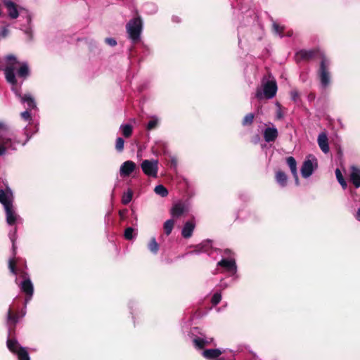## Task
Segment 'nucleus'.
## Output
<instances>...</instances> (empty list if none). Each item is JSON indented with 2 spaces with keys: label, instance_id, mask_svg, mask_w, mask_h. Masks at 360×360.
Returning a JSON list of instances; mask_svg holds the SVG:
<instances>
[{
  "label": "nucleus",
  "instance_id": "21",
  "mask_svg": "<svg viewBox=\"0 0 360 360\" xmlns=\"http://www.w3.org/2000/svg\"><path fill=\"white\" fill-rule=\"evenodd\" d=\"M317 141H318V144H319V146L320 147L321 150L324 153H328L329 152V146H328L327 134L323 132L319 134L318 139H317Z\"/></svg>",
  "mask_w": 360,
  "mask_h": 360
},
{
  "label": "nucleus",
  "instance_id": "20",
  "mask_svg": "<svg viewBox=\"0 0 360 360\" xmlns=\"http://www.w3.org/2000/svg\"><path fill=\"white\" fill-rule=\"evenodd\" d=\"M195 224L193 221H186L181 230V235L184 238H189L192 236L193 232L195 229Z\"/></svg>",
  "mask_w": 360,
  "mask_h": 360
},
{
  "label": "nucleus",
  "instance_id": "11",
  "mask_svg": "<svg viewBox=\"0 0 360 360\" xmlns=\"http://www.w3.org/2000/svg\"><path fill=\"white\" fill-rule=\"evenodd\" d=\"M2 2L6 8L8 17L11 20L17 19L20 16V11L25 10L12 0H2Z\"/></svg>",
  "mask_w": 360,
  "mask_h": 360
},
{
  "label": "nucleus",
  "instance_id": "4",
  "mask_svg": "<svg viewBox=\"0 0 360 360\" xmlns=\"http://www.w3.org/2000/svg\"><path fill=\"white\" fill-rule=\"evenodd\" d=\"M126 30L128 37L133 43L140 40L143 30V22L141 18L137 17L130 20L126 25Z\"/></svg>",
  "mask_w": 360,
  "mask_h": 360
},
{
  "label": "nucleus",
  "instance_id": "9",
  "mask_svg": "<svg viewBox=\"0 0 360 360\" xmlns=\"http://www.w3.org/2000/svg\"><path fill=\"white\" fill-rule=\"evenodd\" d=\"M316 167L317 160L316 158L313 155H309L307 159L304 161L301 167L302 176L305 179L309 177Z\"/></svg>",
  "mask_w": 360,
  "mask_h": 360
},
{
  "label": "nucleus",
  "instance_id": "48",
  "mask_svg": "<svg viewBox=\"0 0 360 360\" xmlns=\"http://www.w3.org/2000/svg\"><path fill=\"white\" fill-rule=\"evenodd\" d=\"M172 163L174 165H176V160L175 158H172Z\"/></svg>",
  "mask_w": 360,
  "mask_h": 360
},
{
  "label": "nucleus",
  "instance_id": "24",
  "mask_svg": "<svg viewBox=\"0 0 360 360\" xmlns=\"http://www.w3.org/2000/svg\"><path fill=\"white\" fill-rule=\"evenodd\" d=\"M315 55L314 50H301L297 53V57L302 60H309Z\"/></svg>",
  "mask_w": 360,
  "mask_h": 360
},
{
  "label": "nucleus",
  "instance_id": "25",
  "mask_svg": "<svg viewBox=\"0 0 360 360\" xmlns=\"http://www.w3.org/2000/svg\"><path fill=\"white\" fill-rule=\"evenodd\" d=\"M276 180L281 186L284 187L287 184L288 178L283 172L278 171L276 174Z\"/></svg>",
  "mask_w": 360,
  "mask_h": 360
},
{
  "label": "nucleus",
  "instance_id": "49",
  "mask_svg": "<svg viewBox=\"0 0 360 360\" xmlns=\"http://www.w3.org/2000/svg\"><path fill=\"white\" fill-rule=\"evenodd\" d=\"M173 21H174V22H179L180 20L177 17H173Z\"/></svg>",
  "mask_w": 360,
  "mask_h": 360
},
{
  "label": "nucleus",
  "instance_id": "22",
  "mask_svg": "<svg viewBox=\"0 0 360 360\" xmlns=\"http://www.w3.org/2000/svg\"><path fill=\"white\" fill-rule=\"evenodd\" d=\"M286 162L290 169V171H291V173H292L293 177L295 179L296 184L298 185L299 179H298V174H297V162H296L295 159L293 157H288L286 159Z\"/></svg>",
  "mask_w": 360,
  "mask_h": 360
},
{
  "label": "nucleus",
  "instance_id": "8",
  "mask_svg": "<svg viewBox=\"0 0 360 360\" xmlns=\"http://www.w3.org/2000/svg\"><path fill=\"white\" fill-rule=\"evenodd\" d=\"M141 168L146 176L156 178L158 172V160L155 159L144 160L141 164Z\"/></svg>",
  "mask_w": 360,
  "mask_h": 360
},
{
  "label": "nucleus",
  "instance_id": "35",
  "mask_svg": "<svg viewBox=\"0 0 360 360\" xmlns=\"http://www.w3.org/2000/svg\"><path fill=\"white\" fill-rule=\"evenodd\" d=\"M254 117H255V115L253 113L247 114L243 120V122H242L243 125L246 126V125L251 124L253 122Z\"/></svg>",
  "mask_w": 360,
  "mask_h": 360
},
{
  "label": "nucleus",
  "instance_id": "14",
  "mask_svg": "<svg viewBox=\"0 0 360 360\" xmlns=\"http://www.w3.org/2000/svg\"><path fill=\"white\" fill-rule=\"evenodd\" d=\"M13 194L11 188H6V189H0V203L4 207H7L13 205Z\"/></svg>",
  "mask_w": 360,
  "mask_h": 360
},
{
  "label": "nucleus",
  "instance_id": "38",
  "mask_svg": "<svg viewBox=\"0 0 360 360\" xmlns=\"http://www.w3.org/2000/svg\"><path fill=\"white\" fill-rule=\"evenodd\" d=\"M8 268H9L11 272L13 275H16L17 274V271H16V269H15V262L14 259H9V261H8Z\"/></svg>",
  "mask_w": 360,
  "mask_h": 360
},
{
  "label": "nucleus",
  "instance_id": "32",
  "mask_svg": "<svg viewBox=\"0 0 360 360\" xmlns=\"http://www.w3.org/2000/svg\"><path fill=\"white\" fill-rule=\"evenodd\" d=\"M335 176L337 178V180L340 183V184L342 186L343 189H345L347 187V183L344 179V177L341 173V171L339 169H335Z\"/></svg>",
  "mask_w": 360,
  "mask_h": 360
},
{
  "label": "nucleus",
  "instance_id": "42",
  "mask_svg": "<svg viewBox=\"0 0 360 360\" xmlns=\"http://www.w3.org/2000/svg\"><path fill=\"white\" fill-rule=\"evenodd\" d=\"M15 234H16V229L14 230L13 233H10V238L12 242L13 251H15Z\"/></svg>",
  "mask_w": 360,
  "mask_h": 360
},
{
  "label": "nucleus",
  "instance_id": "19",
  "mask_svg": "<svg viewBox=\"0 0 360 360\" xmlns=\"http://www.w3.org/2000/svg\"><path fill=\"white\" fill-rule=\"evenodd\" d=\"M350 181L355 188L360 187V168L356 166H352L350 168Z\"/></svg>",
  "mask_w": 360,
  "mask_h": 360
},
{
  "label": "nucleus",
  "instance_id": "13",
  "mask_svg": "<svg viewBox=\"0 0 360 360\" xmlns=\"http://www.w3.org/2000/svg\"><path fill=\"white\" fill-rule=\"evenodd\" d=\"M217 266L222 267L226 272L232 276L237 272V266L233 259H222L217 263Z\"/></svg>",
  "mask_w": 360,
  "mask_h": 360
},
{
  "label": "nucleus",
  "instance_id": "18",
  "mask_svg": "<svg viewBox=\"0 0 360 360\" xmlns=\"http://www.w3.org/2000/svg\"><path fill=\"white\" fill-rule=\"evenodd\" d=\"M226 352L225 349H209L202 352V356L208 360L218 358L221 354Z\"/></svg>",
  "mask_w": 360,
  "mask_h": 360
},
{
  "label": "nucleus",
  "instance_id": "41",
  "mask_svg": "<svg viewBox=\"0 0 360 360\" xmlns=\"http://www.w3.org/2000/svg\"><path fill=\"white\" fill-rule=\"evenodd\" d=\"M21 117L25 121L31 120V115L30 113V110H27L21 113Z\"/></svg>",
  "mask_w": 360,
  "mask_h": 360
},
{
  "label": "nucleus",
  "instance_id": "51",
  "mask_svg": "<svg viewBox=\"0 0 360 360\" xmlns=\"http://www.w3.org/2000/svg\"><path fill=\"white\" fill-rule=\"evenodd\" d=\"M25 33L29 34V33H30V30H26V31H25Z\"/></svg>",
  "mask_w": 360,
  "mask_h": 360
},
{
  "label": "nucleus",
  "instance_id": "28",
  "mask_svg": "<svg viewBox=\"0 0 360 360\" xmlns=\"http://www.w3.org/2000/svg\"><path fill=\"white\" fill-rule=\"evenodd\" d=\"M133 198V191L131 189H128L127 192L124 193L122 198V202L124 205L129 204Z\"/></svg>",
  "mask_w": 360,
  "mask_h": 360
},
{
  "label": "nucleus",
  "instance_id": "46",
  "mask_svg": "<svg viewBox=\"0 0 360 360\" xmlns=\"http://www.w3.org/2000/svg\"><path fill=\"white\" fill-rule=\"evenodd\" d=\"M25 18H26V21H27V24L30 25L31 23V21H32V15L27 11H26Z\"/></svg>",
  "mask_w": 360,
  "mask_h": 360
},
{
  "label": "nucleus",
  "instance_id": "34",
  "mask_svg": "<svg viewBox=\"0 0 360 360\" xmlns=\"http://www.w3.org/2000/svg\"><path fill=\"white\" fill-rule=\"evenodd\" d=\"M275 105L276 106V119L278 120H283L284 117V114L282 110L281 105L278 102H276Z\"/></svg>",
  "mask_w": 360,
  "mask_h": 360
},
{
  "label": "nucleus",
  "instance_id": "27",
  "mask_svg": "<svg viewBox=\"0 0 360 360\" xmlns=\"http://www.w3.org/2000/svg\"><path fill=\"white\" fill-rule=\"evenodd\" d=\"M18 322V316L17 315L12 314V311L8 309L7 312V323L8 325L13 324L15 326Z\"/></svg>",
  "mask_w": 360,
  "mask_h": 360
},
{
  "label": "nucleus",
  "instance_id": "10",
  "mask_svg": "<svg viewBox=\"0 0 360 360\" xmlns=\"http://www.w3.org/2000/svg\"><path fill=\"white\" fill-rule=\"evenodd\" d=\"M20 288L22 292L26 295L25 303L26 305L30 302L33 296L34 286L27 274L23 275V281L20 283Z\"/></svg>",
  "mask_w": 360,
  "mask_h": 360
},
{
  "label": "nucleus",
  "instance_id": "52",
  "mask_svg": "<svg viewBox=\"0 0 360 360\" xmlns=\"http://www.w3.org/2000/svg\"><path fill=\"white\" fill-rule=\"evenodd\" d=\"M217 360H225L224 358L218 359Z\"/></svg>",
  "mask_w": 360,
  "mask_h": 360
},
{
  "label": "nucleus",
  "instance_id": "36",
  "mask_svg": "<svg viewBox=\"0 0 360 360\" xmlns=\"http://www.w3.org/2000/svg\"><path fill=\"white\" fill-rule=\"evenodd\" d=\"M124 141L122 138L118 137L115 142V148L118 152H122L124 149Z\"/></svg>",
  "mask_w": 360,
  "mask_h": 360
},
{
  "label": "nucleus",
  "instance_id": "2",
  "mask_svg": "<svg viewBox=\"0 0 360 360\" xmlns=\"http://www.w3.org/2000/svg\"><path fill=\"white\" fill-rule=\"evenodd\" d=\"M18 143L9 126L6 122L0 121V156L6 155L10 150H16L15 144Z\"/></svg>",
  "mask_w": 360,
  "mask_h": 360
},
{
  "label": "nucleus",
  "instance_id": "1",
  "mask_svg": "<svg viewBox=\"0 0 360 360\" xmlns=\"http://www.w3.org/2000/svg\"><path fill=\"white\" fill-rule=\"evenodd\" d=\"M6 67L4 70L5 78L12 85V91L20 99L21 103L27 105V110H32L37 108L35 101L30 94L22 96L20 91L15 87L17 84L15 71L18 77L25 79L30 75V69L27 62H20L15 56L8 55L5 58Z\"/></svg>",
  "mask_w": 360,
  "mask_h": 360
},
{
  "label": "nucleus",
  "instance_id": "26",
  "mask_svg": "<svg viewBox=\"0 0 360 360\" xmlns=\"http://www.w3.org/2000/svg\"><path fill=\"white\" fill-rule=\"evenodd\" d=\"M120 129L122 131V135L125 138H128V137L131 136V135L132 134L133 127L129 124H122L120 126Z\"/></svg>",
  "mask_w": 360,
  "mask_h": 360
},
{
  "label": "nucleus",
  "instance_id": "45",
  "mask_svg": "<svg viewBox=\"0 0 360 360\" xmlns=\"http://www.w3.org/2000/svg\"><path fill=\"white\" fill-rule=\"evenodd\" d=\"M8 25H6V26H4L3 28H2V30H1V34L3 36V37H6L8 33H9V30L8 29Z\"/></svg>",
  "mask_w": 360,
  "mask_h": 360
},
{
  "label": "nucleus",
  "instance_id": "39",
  "mask_svg": "<svg viewBox=\"0 0 360 360\" xmlns=\"http://www.w3.org/2000/svg\"><path fill=\"white\" fill-rule=\"evenodd\" d=\"M221 293L219 292H216L213 295L212 297V303L214 304V305H217V304L219 303V302L221 301Z\"/></svg>",
  "mask_w": 360,
  "mask_h": 360
},
{
  "label": "nucleus",
  "instance_id": "40",
  "mask_svg": "<svg viewBox=\"0 0 360 360\" xmlns=\"http://www.w3.org/2000/svg\"><path fill=\"white\" fill-rule=\"evenodd\" d=\"M273 28H274V31L276 34H278L281 37H282V32L283 30V27H281L279 26L277 23L276 22H274L273 23Z\"/></svg>",
  "mask_w": 360,
  "mask_h": 360
},
{
  "label": "nucleus",
  "instance_id": "12",
  "mask_svg": "<svg viewBox=\"0 0 360 360\" xmlns=\"http://www.w3.org/2000/svg\"><path fill=\"white\" fill-rule=\"evenodd\" d=\"M188 212V203L182 201L174 203L171 209V214L174 218H179Z\"/></svg>",
  "mask_w": 360,
  "mask_h": 360
},
{
  "label": "nucleus",
  "instance_id": "31",
  "mask_svg": "<svg viewBox=\"0 0 360 360\" xmlns=\"http://www.w3.org/2000/svg\"><path fill=\"white\" fill-rule=\"evenodd\" d=\"M148 249L153 254L158 253V250H159V245L157 243L155 238H151V240L148 244Z\"/></svg>",
  "mask_w": 360,
  "mask_h": 360
},
{
  "label": "nucleus",
  "instance_id": "30",
  "mask_svg": "<svg viewBox=\"0 0 360 360\" xmlns=\"http://www.w3.org/2000/svg\"><path fill=\"white\" fill-rule=\"evenodd\" d=\"M174 221L173 219H168L164 224V229L166 235L169 236L173 229Z\"/></svg>",
  "mask_w": 360,
  "mask_h": 360
},
{
  "label": "nucleus",
  "instance_id": "17",
  "mask_svg": "<svg viewBox=\"0 0 360 360\" xmlns=\"http://www.w3.org/2000/svg\"><path fill=\"white\" fill-rule=\"evenodd\" d=\"M263 136L266 142H273L277 139L278 132L275 127H267L264 129Z\"/></svg>",
  "mask_w": 360,
  "mask_h": 360
},
{
  "label": "nucleus",
  "instance_id": "37",
  "mask_svg": "<svg viewBox=\"0 0 360 360\" xmlns=\"http://www.w3.org/2000/svg\"><path fill=\"white\" fill-rule=\"evenodd\" d=\"M134 229L132 227H128L124 231V238L127 240H131L134 238L133 233Z\"/></svg>",
  "mask_w": 360,
  "mask_h": 360
},
{
  "label": "nucleus",
  "instance_id": "50",
  "mask_svg": "<svg viewBox=\"0 0 360 360\" xmlns=\"http://www.w3.org/2000/svg\"><path fill=\"white\" fill-rule=\"evenodd\" d=\"M120 215L121 217H122V215H124L123 212L120 211Z\"/></svg>",
  "mask_w": 360,
  "mask_h": 360
},
{
  "label": "nucleus",
  "instance_id": "15",
  "mask_svg": "<svg viewBox=\"0 0 360 360\" xmlns=\"http://www.w3.org/2000/svg\"><path fill=\"white\" fill-rule=\"evenodd\" d=\"M136 164L131 160L123 162L120 168V174L122 176H129L136 169Z\"/></svg>",
  "mask_w": 360,
  "mask_h": 360
},
{
  "label": "nucleus",
  "instance_id": "33",
  "mask_svg": "<svg viewBox=\"0 0 360 360\" xmlns=\"http://www.w3.org/2000/svg\"><path fill=\"white\" fill-rule=\"evenodd\" d=\"M159 123V119L156 116L151 117V120L148 122L146 128L148 130H152L155 129Z\"/></svg>",
  "mask_w": 360,
  "mask_h": 360
},
{
  "label": "nucleus",
  "instance_id": "29",
  "mask_svg": "<svg viewBox=\"0 0 360 360\" xmlns=\"http://www.w3.org/2000/svg\"><path fill=\"white\" fill-rule=\"evenodd\" d=\"M155 193L161 197H166L168 195L167 189L162 185H158L155 187Z\"/></svg>",
  "mask_w": 360,
  "mask_h": 360
},
{
  "label": "nucleus",
  "instance_id": "3",
  "mask_svg": "<svg viewBox=\"0 0 360 360\" xmlns=\"http://www.w3.org/2000/svg\"><path fill=\"white\" fill-rule=\"evenodd\" d=\"M277 84L274 79H269L267 81H262V89L257 88L255 97L259 100L263 98L271 99L273 98L277 92Z\"/></svg>",
  "mask_w": 360,
  "mask_h": 360
},
{
  "label": "nucleus",
  "instance_id": "5",
  "mask_svg": "<svg viewBox=\"0 0 360 360\" xmlns=\"http://www.w3.org/2000/svg\"><path fill=\"white\" fill-rule=\"evenodd\" d=\"M330 61L326 56L321 58L320 67L318 70V76L320 79L321 85L323 88H326L330 84Z\"/></svg>",
  "mask_w": 360,
  "mask_h": 360
},
{
  "label": "nucleus",
  "instance_id": "44",
  "mask_svg": "<svg viewBox=\"0 0 360 360\" xmlns=\"http://www.w3.org/2000/svg\"><path fill=\"white\" fill-rule=\"evenodd\" d=\"M290 96H291L292 100H293L294 101H296L299 96V94L296 90H293L290 92Z\"/></svg>",
  "mask_w": 360,
  "mask_h": 360
},
{
  "label": "nucleus",
  "instance_id": "7",
  "mask_svg": "<svg viewBox=\"0 0 360 360\" xmlns=\"http://www.w3.org/2000/svg\"><path fill=\"white\" fill-rule=\"evenodd\" d=\"M6 345L12 353L17 355L18 360H30L27 349L22 347L15 339L8 338Z\"/></svg>",
  "mask_w": 360,
  "mask_h": 360
},
{
  "label": "nucleus",
  "instance_id": "43",
  "mask_svg": "<svg viewBox=\"0 0 360 360\" xmlns=\"http://www.w3.org/2000/svg\"><path fill=\"white\" fill-rule=\"evenodd\" d=\"M105 41L110 46H115L117 44L116 40L113 38H106Z\"/></svg>",
  "mask_w": 360,
  "mask_h": 360
},
{
  "label": "nucleus",
  "instance_id": "47",
  "mask_svg": "<svg viewBox=\"0 0 360 360\" xmlns=\"http://www.w3.org/2000/svg\"><path fill=\"white\" fill-rule=\"evenodd\" d=\"M355 218L359 221H360V207L358 209L356 214H355Z\"/></svg>",
  "mask_w": 360,
  "mask_h": 360
},
{
  "label": "nucleus",
  "instance_id": "23",
  "mask_svg": "<svg viewBox=\"0 0 360 360\" xmlns=\"http://www.w3.org/2000/svg\"><path fill=\"white\" fill-rule=\"evenodd\" d=\"M210 248V241L207 240L201 243L200 244L195 246V250L188 252V255H199L202 252H207Z\"/></svg>",
  "mask_w": 360,
  "mask_h": 360
},
{
  "label": "nucleus",
  "instance_id": "16",
  "mask_svg": "<svg viewBox=\"0 0 360 360\" xmlns=\"http://www.w3.org/2000/svg\"><path fill=\"white\" fill-rule=\"evenodd\" d=\"M6 216V222L9 225H13L20 219V217L16 214L14 210L13 205L4 208Z\"/></svg>",
  "mask_w": 360,
  "mask_h": 360
},
{
  "label": "nucleus",
  "instance_id": "6",
  "mask_svg": "<svg viewBox=\"0 0 360 360\" xmlns=\"http://www.w3.org/2000/svg\"><path fill=\"white\" fill-rule=\"evenodd\" d=\"M189 335L192 339L195 347L197 349H202L204 347L212 344L214 340L212 338L206 337L197 327L191 330Z\"/></svg>",
  "mask_w": 360,
  "mask_h": 360
}]
</instances>
